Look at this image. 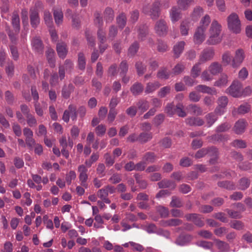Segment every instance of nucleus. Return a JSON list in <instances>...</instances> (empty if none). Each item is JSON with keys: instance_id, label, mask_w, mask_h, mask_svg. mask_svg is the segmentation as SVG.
Segmentation results:
<instances>
[{"instance_id": "8", "label": "nucleus", "mask_w": 252, "mask_h": 252, "mask_svg": "<svg viewBox=\"0 0 252 252\" xmlns=\"http://www.w3.org/2000/svg\"><path fill=\"white\" fill-rule=\"evenodd\" d=\"M207 154L211 158L209 162L211 164H214L217 162L219 157V149L215 146L207 147Z\"/></svg>"}, {"instance_id": "34", "label": "nucleus", "mask_w": 252, "mask_h": 252, "mask_svg": "<svg viewBox=\"0 0 252 252\" xmlns=\"http://www.w3.org/2000/svg\"><path fill=\"white\" fill-rule=\"evenodd\" d=\"M205 119L208 126L210 127L217 120L218 117L214 113H210L205 116Z\"/></svg>"}, {"instance_id": "20", "label": "nucleus", "mask_w": 252, "mask_h": 252, "mask_svg": "<svg viewBox=\"0 0 252 252\" xmlns=\"http://www.w3.org/2000/svg\"><path fill=\"white\" fill-rule=\"evenodd\" d=\"M209 70L212 75H217L222 70V65L218 62H213L210 65Z\"/></svg>"}, {"instance_id": "2", "label": "nucleus", "mask_w": 252, "mask_h": 252, "mask_svg": "<svg viewBox=\"0 0 252 252\" xmlns=\"http://www.w3.org/2000/svg\"><path fill=\"white\" fill-rule=\"evenodd\" d=\"M227 20L228 29L235 33H240L241 30V23L237 14L231 13Z\"/></svg>"}, {"instance_id": "16", "label": "nucleus", "mask_w": 252, "mask_h": 252, "mask_svg": "<svg viewBox=\"0 0 252 252\" xmlns=\"http://www.w3.org/2000/svg\"><path fill=\"white\" fill-rule=\"evenodd\" d=\"M74 89V86L71 83L63 85L62 90V96L65 99L69 98L70 94L73 92Z\"/></svg>"}, {"instance_id": "38", "label": "nucleus", "mask_w": 252, "mask_h": 252, "mask_svg": "<svg viewBox=\"0 0 252 252\" xmlns=\"http://www.w3.org/2000/svg\"><path fill=\"white\" fill-rule=\"evenodd\" d=\"M190 27V23L188 20L182 21L180 25V32L182 35H187Z\"/></svg>"}, {"instance_id": "1", "label": "nucleus", "mask_w": 252, "mask_h": 252, "mask_svg": "<svg viewBox=\"0 0 252 252\" xmlns=\"http://www.w3.org/2000/svg\"><path fill=\"white\" fill-rule=\"evenodd\" d=\"M160 2L158 0L155 1L151 5L143 6L142 12L149 16L152 20H157L160 15Z\"/></svg>"}, {"instance_id": "21", "label": "nucleus", "mask_w": 252, "mask_h": 252, "mask_svg": "<svg viewBox=\"0 0 252 252\" xmlns=\"http://www.w3.org/2000/svg\"><path fill=\"white\" fill-rule=\"evenodd\" d=\"M180 9V8H178L176 6H173L170 10V16L173 22H177L181 19V11Z\"/></svg>"}, {"instance_id": "4", "label": "nucleus", "mask_w": 252, "mask_h": 252, "mask_svg": "<svg viewBox=\"0 0 252 252\" xmlns=\"http://www.w3.org/2000/svg\"><path fill=\"white\" fill-rule=\"evenodd\" d=\"M226 91L232 96L235 97H239L242 94V84L238 81H234Z\"/></svg>"}, {"instance_id": "49", "label": "nucleus", "mask_w": 252, "mask_h": 252, "mask_svg": "<svg viewBox=\"0 0 252 252\" xmlns=\"http://www.w3.org/2000/svg\"><path fill=\"white\" fill-rule=\"evenodd\" d=\"M60 65L63 67L66 71L69 73H70L74 68V63L70 59L65 60L63 64Z\"/></svg>"}, {"instance_id": "31", "label": "nucleus", "mask_w": 252, "mask_h": 252, "mask_svg": "<svg viewBox=\"0 0 252 252\" xmlns=\"http://www.w3.org/2000/svg\"><path fill=\"white\" fill-rule=\"evenodd\" d=\"M210 37L207 40V42L209 45H215L220 42L221 38L220 34H216L214 33H209Z\"/></svg>"}, {"instance_id": "7", "label": "nucleus", "mask_w": 252, "mask_h": 252, "mask_svg": "<svg viewBox=\"0 0 252 252\" xmlns=\"http://www.w3.org/2000/svg\"><path fill=\"white\" fill-rule=\"evenodd\" d=\"M30 23L32 28L35 29L40 23V17L38 10L35 8L30 10Z\"/></svg>"}, {"instance_id": "40", "label": "nucleus", "mask_w": 252, "mask_h": 252, "mask_svg": "<svg viewBox=\"0 0 252 252\" xmlns=\"http://www.w3.org/2000/svg\"><path fill=\"white\" fill-rule=\"evenodd\" d=\"M153 137L151 132H142L138 136V141L141 143H145L150 141Z\"/></svg>"}, {"instance_id": "60", "label": "nucleus", "mask_w": 252, "mask_h": 252, "mask_svg": "<svg viewBox=\"0 0 252 252\" xmlns=\"http://www.w3.org/2000/svg\"><path fill=\"white\" fill-rule=\"evenodd\" d=\"M97 36L100 43L104 44L106 42V33L103 29H98Z\"/></svg>"}, {"instance_id": "9", "label": "nucleus", "mask_w": 252, "mask_h": 252, "mask_svg": "<svg viewBox=\"0 0 252 252\" xmlns=\"http://www.w3.org/2000/svg\"><path fill=\"white\" fill-rule=\"evenodd\" d=\"M245 58L244 52L242 49H238L236 51L235 56L232 61V66L236 68L240 66Z\"/></svg>"}, {"instance_id": "51", "label": "nucleus", "mask_w": 252, "mask_h": 252, "mask_svg": "<svg viewBox=\"0 0 252 252\" xmlns=\"http://www.w3.org/2000/svg\"><path fill=\"white\" fill-rule=\"evenodd\" d=\"M107 72L108 76L116 77L118 73L117 65L116 63L112 64L109 67Z\"/></svg>"}, {"instance_id": "23", "label": "nucleus", "mask_w": 252, "mask_h": 252, "mask_svg": "<svg viewBox=\"0 0 252 252\" xmlns=\"http://www.w3.org/2000/svg\"><path fill=\"white\" fill-rule=\"evenodd\" d=\"M53 15L55 23L60 25L63 21V13L61 9H53Z\"/></svg>"}, {"instance_id": "35", "label": "nucleus", "mask_w": 252, "mask_h": 252, "mask_svg": "<svg viewBox=\"0 0 252 252\" xmlns=\"http://www.w3.org/2000/svg\"><path fill=\"white\" fill-rule=\"evenodd\" d=\"M221 32V26L216 20L213 21L209 30V33H214L220 34Z\"/></svg>"}, {"instance_id": "10", "label": "nucleus", "mask_w": 252, "mask_h": 252, "mask_svg": "<svg viewBox=\"0 0 252 252\" xmlns=\"http://www.w3.org/2000/svg\"><path fill=\"white\" fill-rule=\"evenodd\" d=\"M247 123L244 119H240L237 121L233 127V130L237 134H241L245 132Z\"/></svg>"}, {"instance_id": "46", "label": "nucleus", "mask_w": 252, "mask_h": 252, "mask_svg": "<svg viewBox=\"0 0 252 252\" xmlns=\"http://www.w3.org/2000/svg\"><path fill=\"white\" fill-rule=\"evenodd\" d=\"M85 36L87 41L88 45L89 47H94L95 46V38L89 32H85Z\"/></svg>"}, {"instance_id": "59", "label": "nucleus", "mask_w": 252, "mask_h": 252, "mask_svg": "<svg viewBox=\"0 0 252 252\" xmlns=\"http://www.w3.org/2000/svg\"><path fill=\"white\" fill-rule=\"evenodd\" d=\"M128 70V65L126 60L123 61L119 64V70L120 75L127 74Z\"/></svg>"}, {"instance_id": "22", "label": "nucleus", "mask_w": 252, "mask_h": 252, "mask_svg": "<svg viewBox=\"0 0 252 252\" xmlns=\"http://www.w3.org/2000/svg\"><path fill=\"white\" fill-rule=\"evenodd\" d=\"M186 123L190 126H201L204 124V122L200 118L191 117L187 119Z\"/></svg>"}, {"instance_id": "55", "label": "nucleus", "mask_w": 252, "mask_h": 252, "mask_svg": "<svg viewBox=\"0 0 252 252\" xmlns=\"http://www.w3.org/2000/svg\"><path fill=\"white\" fill-rule=\"evenodd\" d=\"M211 138L212 140L215 141L225 142L228 140L229 136L218 133L213 135Z\"/></svg>"}, {"instance_id": "45", "label": "nucleus", "mask_w": 252, "mask_h": 252, "mask_svg": "<svg viewBox=\"0 0 252 252\" xmlns=\"http://www.w3.org/2000/svg\"><path fill=\"white\" fill-rule=\"evenodd\" d=\"M231 127V125L229 123H223L216 127V131L218 133L226 132L228 131Z\"/></svg>"}, {"instance_id": "43", "label": "nucleus", "mask_w": 252, "mask_h": 252, "mask_svg": "<svg viewBox=\"0 0 252 252\" xmlns=\"http://www.w3.org/2000/svg\"><path fill=\"white\" fill-rule=\"evenodd\" d=\"M216 244L220 252H225L228 251L229 245L225 242L216 240Z\"/></svg>"}, {"instance_id": "56", "label": "nucleus", "mask_w": 252, "mask_h": 252, "mask_svg": "<svg viewBox=\"0 0 252 252\" xmlns=\"http://www.w3.org/2000/svg\"><path fill=\"white\" fill-rule=\"evenodd\" d=\"M139 48V44L137 42L135 41L129 47L128 50V55L133 56L137 52Z\"/></svg>"}, {"instance_id": "41", "label": "nucleus", "mask_w": 252, "mask_h": 252, "mask_svg": "<svg viewBox=\"0 0 252 252\" xmlns=\"http://www.w3.org/2000/svg\"><path fill=\"white\" fill-rule=\"evenodd\" d=\"M126 16L124 13H122L119 14L116 18L117 23L118 26L123 29L126 24Z\"/></svg>"}, {"instance_id": "24", "label": "nucleus", "mask_w": 252, "mask_h": 252, "mask_svg": "<svg viewBox=\"0 0 252 252\" xmlns=\"http://www.w3.org/2000/svg\"><path fill=\"white\" fill-rule=\"evenodd\" d=\"M86 60L83 52H79L78 54L77 66L78 68L84 71L86 68Z\"/></svg>"}, {"instance_id": "17", "label": "nucleus", "mask_w": 252, "mask_h": 252, "mask_svg": "<svg viewBox=\"0 0 252 252\" xmlns=\"http://www.w3.org/2000/svg\"><path fill=\"white\" fill-rule=\"evenodd\" d=\"M11 23L14 31L16 33H18L20 30V18L16 11H14L12 13Z\"/></svg>"}, {"instance_id": "33", "label": "nucleus", "mask_w": 252, "mask_h": 252, "mask_svg": "<svg viewBox=\"0 0 252 252\" xmlns=\"http://www.w3.org/2000/svg\"><path fill=\"white\" fill-rule=\"evenodd\" d=\"M218 185L220 188L226 189L228 190H234L236 189L235 184L229 181L219 182L218 183Z\"/></svg>"}, {"instance_id": "30", "label": "nucleus", "mask_w": 252, "mask_h": 252, "mask_svg": "<svg viewBox=\"0 0 252 252\" xmlns=\"http://www.w3.org/2000/svg\"><path fill=\"white\" fill-rule=\"evenodd\" d=\"M170 72L165 67H162L157 73V77L161 79H168L169 78Z\"/></svg>"}, {"instance_id": "42", "label": "nucleus", "mask_w": 252, "mask_h": 252, "mask_svg": "<svg viewBox=\"0 0 252 252\" xmlns=\"http://www.w3.org/2000/svg\"><path fill=\"white\" fill-rule=\"evenodd\" d=\"M201 64L199 62L196 63L191 69V76L193 78H196L200 75L201 68L200 65Z\"/></svg>"}, {"instance_id": "61", "label": "nucleus", "mask_w": 252, "mask_h": 252, "mask_svg": "<svg viewBox=\"0 0 252 252\" xmlns=\"http://www.w3.org/2000/svg\"><path fill=\"white\" fill-rule=\"evenodd\" d=\"M251 105L248 103H244L241 104L237 108V113L239 114H245L250 110Z\"/></svg>"}, {"instance_id": "54", "label": "nucleus", "mask_w": 252, "mask_h": 252, "mask_svg": "<svg viewBox=\"0 0 252 252\" xmlns=\"http://www.w3.org/2000/svg\"><path fill=\"white\" fill-rule=\"evenodd\" d=\"M95 18L94 19V23L98 28V29H102L103 22L102 17L101 16L100 13L95 12L94 13Z\"/></svg>"}, {"instance_id": "57", "label": "nucleus", "mask_w": 252, "mask_h": 252, "mask_svg": "<svg viewBox=\"0 0 252 252\" xmlns=\"http://www.w3.org/2000/svg\"><path fill=\"white\" fill-rule=\"evenodd\" d=\"M231 145L237 148H245L247 147L246 142L241 139H236L231 143Z\"/></svg>"}, {"instance_id": "29", "label": "nucleus", "mask_w": 252, "mask_h": 252, "mask_svg": "<svg viewBox=\"0 0 252 252\" xmlns=\"http://www.w3.org/2000/svg\"><path fill=\"white\" fill-rule=\"evenodd\" d=\"M103 14L104 19L107 23L111 22L114 19V12L111 8L109 7H106Z\"/></svg>"}, {"instance_id": "15", "label": "nucleus", "mask_w": 252, "mask_h": 252, "mask_svg": "<svg viewBox=\"0 0 252 252\" xmlns=\"http://www.w3.org/2000/svg\"><path fill=\"white\" fill-rule=\"evenodd\" d=\"M206 31L200 28H198L194 34V41L196 44H201L205 39L204 32Z\"/></svg>"}, {"instance_id": "25", "label": "nucleus", "mask_w": 252, "mask_h": 252, "mask_svg": "<svg viewBox=\"0 0 252 252\" xmlns=\"http://www.w3.org/2000/svg\"><path fill=\"white\" fill-rule=\"evenodd\" d=\"M142 159L146 164L153 163L156 160L157 156L155 153L148 152L143 155Z\"/></svg>"}, {"instance_id": "52", "label": "nucleus", "mask_w": 252, "mask_h": 252, "mask_svg": "<svg viewBox=\"0 0 252 252\" xmlns=\"http://www.w3.org/2000/svg\"><path fill=\"white\" fill-rule=\"evenodd\" d=\"M193 0H177V2L180 9L186 10Z\"/></svg>"}, {"instance_id": "3", "label": "nucleus", "mask_w": 252, "mask_h": 252, "mask_svg": "<svg viewBox=\"0 0 252 252\" xmlns=\"http://www.w3.org/2000/svg\"><path fill=\"white\" fill-rule=\"evenodd\" d=\"M185 218L187 220L192 221L195 225L198 227H202L205 225L203 217L199 214H187L185 216Z\"/></svg>"}, {"instance_id": "19", "label": "nucleus", "mask_w": 252, "mask_h": 252, "mask_svg": "<svg viewBox=\"0 0 252 252\" xmlns=\"http://www.w3.org/2000/svg\"><path fill=\"white\" fill-rule=\"evenodd\" d=\"M144 90V86L139 82L134 83L130 87V91L134 96L140 94Z\"/></svg>"}, {"instance_id": "14", "label": "nucleus", "mask_w": 252, "mask_h": 252, "mask_svg": "<svg viewBox=\"0 0 252 252\" xmlns=\"http://www.w3.org/2000/svg\"><path fill=\"white\" fill-rule=\"evenodd\" d=\"M192 240V236L189 234H180L176 239L175 243L181 246L189 244Z\"/></svg>"}, {"instance_id": "28", "label": "nucleus", "mask_w": 252, "mask_h": 252, "mask_svg": "<svg viewBox=\"0 0 252 252\" xmlns=\"http://www.w3.org/2000/svg\"><path fill=\"white\" fill-rule=\"evenodd\" d=\"M5 30L9 36L10 42L12 44L11 45H16L18 42L17 35L18 33H16L15 31L13 32V31H11L9 27H6Z\"/></svg>"}, {"instance_id": "50", "label": "nucleus", "mask_w": 252, "mask_h": 252, "mask_svg": "<svg viewBox=\"0 0 252 252\" xmlns=\"http://www.w3.org/2000/svg\"><path fill=\"white\" fill-rule=\"evenodd\" d=\"M210 22L211 19L210 16L208 15H205L201 20L200 22L201 25L199 28L206 31Z\"/></svg>"}, {"instance_id": "12", "label": "nucleus", "mask_w": 252, "mask_h": 252, "mask_svg": "<svg viewBox=\"0 0 252 252\" xmlns=\"http://www.w3.org/2000/svg\"><path fill=\"white\" fill-rule=\"evenodd\" d=\"M136 106L139 115L146 112L150 107L149 102L143 98L139 99L136 103Z\"/></svg>"}, {"instance_id": "53", "label": "nucleus", "mask_w": 252, "mask_h": 252, "mask_svg": "<svg viewBox=\"0 0 252 252\" xmlns=\"http://www.w3.org/2000/svg\"><path fill=\"white\" fill-rule=\"evenodd\" d=\"M250 185V180L247 178H242L239 182V189L245 190Z\"/></svg>"}, {"instance_id": "36", "label": "nucleus", "mask_w": 252, "mask_h": 252, "mask_svg": "<svg viewBox=\"0 0 252 252\" xmlns=\"http://www.w3.org/2000/svg\"><path fill=\"white\" fill-rule=\"evenodd\" d=\"M228 82V77L225 74L220 75V78L214 83V86L218 87H223L225 86Z\"/></svg>"}, {"instance_id": "64", "label": "nucleus", "mask_w": 252, "mask_h": 252, "mask_svg": "<svg viewBox=\"0 0 252 252\" xmlns=\"http://www.w3.org/2000/svg\"><path fill=\"white\" fill-rule=\"evenodd\" d=\"M135 68L139 76L142 75L146 70V66L140 62H138L135 63Z\"/></svg>"}, {"instance_id": "37", "label": "nucleus", "mask_w": 252, "mask_h": 252, "mask_svg": "<svg viewBox=\"0 0 252 252\" xmlns=\"http://www.w3.org/2000/svg\"><path fill=\"white\" fill-rule=\"evenodd\" d=\"M183 221L178 219H171L165 220L164 222L163 226H176L182 224Z\"/></svg>"}, {"instance_id": "32", "label": "nucleus", "mask_w": 252, "mask_h": 252, "mask_svg": "<svg viewBox=\"0 0 252 252\" xmlns=\"http://www.w3.org/2000/svg\"><path fill=\"white\" fill-rule=\"evenodd\" d=\"M185 43L184 41H181L176 44L173 48V52L175 58H178L182 53Z\"/></svg>"}, {"instance_id": "26", "label": "nucleus", "mask_w": 252, "mask_h": 252, "mask_svg": "<svg viewBox=\"0 0 252 252\" xmlns=\"http://www.w3.org/2000/svg\"><path fill=\"white\" fill-rule=\"evenodd\" d=\"M187 110L191 113L196 115H201L203 113L202 108L196 104H190L187 107Z\"/></svg>"}, {"instance_id": "62", "label": "nucleus", "mask_w": 252, "mask_h": 252, "mask_svg": "<svg viewBox=\"0 0 252 252\" xmlns=\"http://www.w3.org/2000/svg\"><path fill=\"white\" fill-rule=\"evenodd\" d=\"M183 109V105L180 103H178L176 106L175 113L180 117H185L187 114Z\"/></svg>"}, {"instance_id": "6", "label": "nucleus", "mask_w": 252, "mask_h": 252, "mask_svg": "<svg viewBox=\"0 0 252 252\" xmlns=\"http://www.w3.org/2000/svg\"><path fill=\"white\" fill-rule=\"evenodd\" d=\"M214 56V51L212 48L204 49L199 56L198 62L201 64L212 60Z\"/></svg>"}, {"instance_id": "47", "label": "nucleus", "mask_w": 252, "mask_h": 252, "mask_svg": "<svg viewBox=\"0 0 252 252\" xmlns=\"http://www.w3.org/2000/svg\"><path fill=\"white\" fill-rule=\"evenodd\" d=\"M229 224L231 228L237 230H243L245 227L244 223L240 220H234L231 221Z\"/></svg>"}, {"instance_id": "63", "label": "nucleus", "mask_w": 252, "mask_h": 252, "mask_svg": "<svg viewBox=\"0 0 252 252\" xmlns=\"http://www.w3.org/2000/svg\"><path fill=\"white\" fill-rule=\"evenodd\" d=\"M176 106H174L173 103H168L166 106L164 111L169 116H173L175 114Z\"/></svg>"}, {"instance_id": "39", "label": "nucleus", "mask_w": 252, "mask_h": 252, "mask_svg": "<svg viewBox=\"0 0 252 252\" xmlns=\"http://www.w3.org/2000/svg\"><path fill=\"white\" fill-rule=\"evenodd\" d=\"M44 20L45 24L49 28H52L53 25V21L52 15L48 10L44 11Z\"/></svg>"}, {"instance_id": "5", "label": "nucleus", "mask_w": 252, "mask_h": 252, "mask_svg": "<svg viewBox=\"0 0 252 252\" xmlns=\"http://www.w3.org/2000/svg\"><path fill=\"white\" fill-rule=\"evenodd\" d=\"M155 30L158 35H165L168 31V27L166 22L163 19L157 21L155 24Z\"/></svg>"}, {"instance_id": "48", "label": "nucleus", "mask_w": 252, "mask_h": 252, "mask_svg": "<svg viewBox=\"0 0 252 252\" xmlns=\"http://www.w3.org/2000/svg\"><path fill=\"white\" fill-rule=\"evenodd\" d=\"M138 38L141 40L145 39L147 34V27L145 25H141L138 27Z\"/></svg>"}, {"instance_id": "11", "label": "nucleus", "mask_w": 252, "mask_h": 252, "mask_svg": "<svg viewBox=\"0 0 252 252\" xmlns=\"http://www.w3.org/2000/svg\"><path fill=\"white\" fill-rule=\"evenodd\" d=\"M32 45L34 51L37 53L41 54L43 53L44 45L39 37H35L32 39Z\"/></svg>"}, {"instance_id": "13", "label": "nucleus", "mask_w": 252, "mask_h": 252, "mask_svg": "<svg viewBox=\"0 0 252 252\" xmlns=\"http://www.w3.org/2000/svg\"><path fill=\"white\" fill-rule=\"evenodd\" d=\"M56 50L59 58L62 59L65 58L68 53L66 43L63 42L58 43L56 45Z\"/></svg>"}, {"instance_id": "58", "label": "nucleus", "mask_w": 252, "mask_h": 252, "mask_svg": "<svg viewBox=\"0 0 252 252\" xmlns=\"http://www.w3.org/2000/svg\"><path fill=\"white\" fill-rule=\"evenodd\" d=\"M172 207L180 208L183 206V203L181 199L176 196L172 197V200L170 204Z\"/></svg>"}, {"instance_id": "18", "label": "nucleus", "mask_w": 252, "mask_h": 252, "mask_svg": "<svg viewBox=\"0 0 252 252\" xmlns=\"http://www.w3.org/2000/svg\"><path fill=\"white\" fill-rule=\"evenodd\" d=\"M196 91L210 94H217L216 90L214 88L209 87L204 85H199L195 87Z\"/></svg>"}, {"instance_id": "27", "label": "nucleus", "mask_w": 252, "mask_h": 252, "mask_svg": "<svg viewBox=\"0 0 252 252\" xmlns=\"http://www.w3.org/2000/svg\"><path fill=\"white\" fill-rule=\"evenodd\" d=\"M160 86V84L158 81L154 82H149L146 85L145 92L148 94L153 92Z\"/></svg>"}, {"instance_id": "44", "label": "nucleus", "mask_w": 252, "mask_h": 252, "mask_svg": "<svg viewBox=\"0 0 252 252\" xmlns=\"http://www.w3.org/2000/svg\"><path fill=\"white\" fill-rule=\"evenodd\" d=\"M159 188H167L171 187L174 189L176 187V184L172 181L168 180H162L158 183Z\"/></svg>"}]
</instances>
